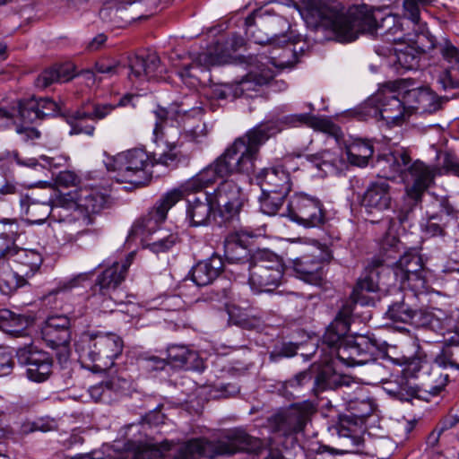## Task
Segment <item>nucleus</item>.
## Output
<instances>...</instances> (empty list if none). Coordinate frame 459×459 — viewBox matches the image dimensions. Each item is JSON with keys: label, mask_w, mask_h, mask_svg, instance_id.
Here are the masks:
<instances>
[{"label": "nucleus", "mask_w": 459, "mask_h": 459, "mask_svg": "<svg viewBox=\"0 0 459 459\" xmlns=\"http://www.w3.org/2000/svg\"><path fill=\"white\" fill-rule=\"evenodd\" d=\"M286 36V42H281V45H284L282 51L279 56H272V64L279 68L292 67L298 62V56L304 54L307 49L308 46L305 40H302L300 36L293 35L292 31Z\"/></svg>", "instance_id": "nucleus-33"}, {"label": "nucleus", "mask_w": 459, "mask_h": 459, "mask_svg": "<svg viewBox=\"0 0 459 459\" xmlns=\"http://www.w3.org/2000/svg\"><path fill=\"white\" fill-rule=\"evenodd\" d=\"M283 274L282 260L273 252L264 249L252 255L247 283L255 294L273 292L280 286Z\"/></svg>", "instance_id": "nucleus-5"}, {"label": "nucleus", "mask_w": 459, "mask_h": 459, "mask_svg": "<svg viewBox=\"0 0 459 459\" xmlns=\"http://www.w3.org/2000/svg\"><path fill=\"white\" fill-rule=\"evenodd\" d=\"M16 358L21 365L27 367L26 374L31 381L44 382L52 373L51 356L32 344L19 348L16 351Z\"/></svg>", "instance_id": "nucleus-17"}, {"label": "nucleus", "mask_w": 459, "mask_h": 459, "mask_svg": "<svg viewBox=\"0 0 459 459\" xmlns=\"http://www.w3.org/2000/svg\"><path fill=\"white\" fill-rule=\"evenodd\" d=\"M411 212V209L406 211L400 210L396 219L385 217L381 220L380 223L387 230L381 242V257L373 259L368 265L369 267L378 270L379 267L385 264L390 266L393 264L392 260H396L400 255L402 243L394 235L392 234V230L396 225V220L400 224H403L408 221Z\"/></svg>", "instance_id": "nucleus-18"}, {"label": "nucleus", "mask_w": 459, "mask_h": 459, "mask_svg": "<svg viewBox=\"0 0 459 459\" xmlns=\"http://www.w3.org/2000/svg\"><path fill=\"white\" fill-rule=\"evenodd\" d=\"M115 109V106L108 103H88L72 113L64 115L71 129L69 134L93 135L95 126L88 123V120L96 121L105 118Z\"/></svg>", "instance_id": "nucleus-16"}, {"label": "nucleus", "mask_w": 459, "mask_h": 459, "mask_svg": "<svg viewBox=\"0 0 459 459\" xmlns=\"http://www.w3.org/2000/svg\"><path fill=\"white\" fill-rule=\"evenodd\" d=\"M293 270L304 281L318 285L324 277V262L313 255H305L293 260Z\"/></svg>", "instance_id": "nucleus-35"}, {"label": "nucleus", "mask_w": 459, "mask_h": 459, "mask_svg": "<svg viewBox=\"0 0 459 459\" xmlns=\"http://www.w3.org/2000/svg\"><path fill=\"white\" fill-rule=\"evenodd\" d=\"M214 440L216 457L231 456L236 454L260 455L266 444L263 439L254 437L243 428H232L224 430Z\"/></svg>", "instance_id": "nucleus-11"}, {"label": "nucleus", "mask_w": 459, "mask_h": 459, "mask_svg": "<svg viewBox=\"0 0 459 459\" xmlns=\"http://www.w3.org/2000/svg\"><path fill=\"white\" fill-rule=\"evenodd\" d=\"M447 99L439 97L428 87H420L405 91V104L408 109L419 113H434L442 108Z\"/></svg>", "instance_id": "nucleus-25"}, {"label": "nucleus", "mask_w": 459, "mask_h": 459, "mask_svg": "<svg viewBox=\"0 0 459 459\" xmlns=\"http://www.w3.org/2000/svg\"><path fill=\"white\" fill-rule=\"evenodd\" d=\"M308 160L319 169L336 167L338 158L335 153L328 150L321 151L308 156Z\"/></svg>", "instance_id": "nucleus-63"}, {"label": "nucleus", "mask_w": 459, "mask_h": 459, "mask_svg": "<svg viewBox=\"0 0 459 459\" xmlns=\"http://www.w3.org/2000/svg\"><path fill=\"white\" fill-rule=\"evenodd\" d=\"M95 70L99 74H107L111 77L116 74H125L126 67L115 60L103 58L96 62Z\"/></svg>", "instance_id": "nucleus-62"}, {"label": "nucleus", "mask_w": 459, "mask_h": 459, "mask_svg": "<svg viewBox=\"0 0 459 459\" xmlns=\"http://www.w3.org/2000/svg\"><path fill=\"white\" fill-rule=\"evenodd\" d=\"M385 389L391 396L404 402L420 399V394L422 395L420 386L412 384L405 375L397 376L394 381L386 383Z\"/></svg>", "instance_id": "nucleus-46"}, {"label": "nucleus", "mask_w": 459, "mask_h": 459, "mask_svg": "<svg viewBox=\"0 0 459 459\" xmlns=\"http://www.w3.org/2000/svg\"><path fill=\"white\" fill-rule=\"evenodd\" d=\"M412 299L413 295L411 293H404L402 290H398L396 299L388 306L385 317L393 323L409 324L411 321V315L414 309V307L411 304Z\"/></svg>", "instance_id": "nucleus-41"}, {"label": "nucleus", "mask_w": 459, "mask_h": 459, "mask_svg": "<svg viewBox=\"0 0 459 459\" xmlns=\"http://www.w3.org/2000/svg\"><path fill=\"white\" fill-rule=\"evenodd\" d=\"M223 269L222 259L218 255L198 262L191 271L192 281L197 286L211 284L221 274Z\"/></svg>", "instance_id": "nucleus-38"}, {"label": "nucleus", "mask_w": 459, "mask_h": 459, "mask_svg": "<svg viewBox=\"0 0 459 459\" xmlns=\"http://www.w3.org/2000/svg\"><path fill=\"white\" fill-rule=\"evenodd\" d=\"M445 365H439L434 360L433 365H429L428 369L422 373V382L420 384L421 394L420 400L429 401L430 397L436 396L444 390L448 382V374L444 372Z\"/></svg>", "instance_id": "nucleus-30"}, {"label": "nucleus", "mask_w": 459, "mask_h": 459, "mask_svg": "<svg viewBox=\"0 0 459 459\" xmlns=\"http://www.w3.org/2000/svg\"><path fill=\"white\" fill-rule=\"evenodd\" d=\"M29 324L28 318L24 316L17 315L10 310L0 312V328L7 333L21 335Z\"/></svg>", "instance_id": "nucleus-53"}, {"label": "nucleus", "mask_w": 459, "mask_h": 459, "mask_svg": "<svg viewBox=\"0 0 459 459\" xmlns=\"http://www.w3.org/2000/svg\"><path fill=\"white\" fill-rule=\"evenodd\" d=\"M398 257L399 259L392 264L394 265L396 278L404 277L405 274L417 273L423 269L422 258L416 251H407Z\"/></svg>", "instance_id": "nucleus-52"}, {"label": "nucleus", "mask_w": 459, "mask_h": 459, "mask_svg": "<svg viewBox=\"0 0 459 459\" xmlns=\"http://www.w3.org/2000/svg\"><path fill=\"white\" fill-rule=\"evenodd\" d=\"M283 22L289 28V24L280 18L267 21L261 13H253L245 20L246 34L254 40L255 43L264 45L270 43L275 46H281V42H286L284 34H277L274 25Z\"/></svg>", "instance_id": "nucleus-19"}, {"label": "nucleus", "mask_w": 459, "mask_h": 459, "mask_svg": "<svg viewBox=\"0 0 459 459\" xmlns=\"http://www.w3.org/2000/svg\"><path fill=\"white\" fill-rule=\"evenodd\" d=\"M392 200L391 186L386 180L377 178L366 186L360 204L368 213H375L390 209Z\"/></svg>", "instance_id": "nucleus-22"}, {"label": "nucleus", "mask_w": 459, "mask_h": 459, "mask_svg": "<svg viewBox=\"0 0 459 459\" xmlns=\"http://www.w3.org/2000/svg\"><path fill=\"white\" fill-rule=\"evenodd\" d=\"M219 64L218 56L210 52H203L199 54L193 61L186 65H184L179 72V75L183 79H190L189 83H205L210 81L208 69Z\"/></svg>", "instance_id": "nucleus-29"}, {"label": "nucleus", "mask_w": 459, "mask_h": 459, "mask_svg": "<svg viewBox=\"0 0 459 459\" xmlns=\"http://www.w3.org/2000/svg\"><path fill=\"white\" fill-rule=\"evenodd\" d=\"M403 288L410 289L414 294L424 292L427 289V280L423 269L417 273L405 274L404 277L399 278Z\"/></svg>", "instance_id": "nucleus-60"}, {"label": "nucleus", "mask_w": 459, "mask_h": 459, "mask_svg": "<svg viewBox=\"0 0 459 459\" xmlns=\"http://www.w3.org/2000/svg\"><path fill=\"white\" fill-rule=\"evenodd\" d=\"M351 316V310L350 307L342 306L323 335V343L326 344L332 350V352L335 353L336 357L339 348L350 339L346 338V335L350 330Z\"/></svg>", "instance_id": "nucleus-24"}, {"label": "nucleus", "mask_w": 459, "mask_h": 459, "mask_svg": "<svg viewBox=\"0 0 459 459\" xmlns=\"http://www.w3.org/2000/svg\"><path fill=\"white\" fill-rule=\"evenodd\" d=\"M123 347L124 342L117 333L91 330L82 333L75 343L80 360L96 371L113 366Z\"/></svg>", "instance_id": "nucleus-4"}, {"label": "nucleus", "mask_w": 459, "mask_h": 459, "mask_svg": "<svg viewBox=\"0 0 459 459\" xmlns=\"http://www.w3.org/2000/svg\"><path fill=\"white\" fill-rule=\"evenodd\" d=\"M10 260L27 280L34 275L42 264V256L39 252L18 247Z\"/></svg>", "instance_id": "nucleus-42"}, {"label": "nucleus", "mask_w": 459, "mask_h": 459, "mask_svg": "<svg viewBox=\"0 0 459 459\" xmlns=\"http://www.w3.org/2000/svg\"><path fill=\"white\" fill-rule=\"evenodd\" d=\"M429 45L425 46L426 50H433L438 48L443 58L449 63H455L457 66L459 64V49L454 46L447 39H443L441 42H437L433 36H426Z\"/></svg>", "instance_id": "nucleus-55"}, {"label": "nucleus", "mask_w": 459, "mask_h": 459, "mask_svg": "<svg viewBox=\"0 0 459 459\" xmlns=\"http://www.w3.org/2000/svg\"><path fill=\"white\" fill-rule=\"evenodd\" d=\"M274 77L271 69H262L260 71L249 72L242 80L234 82L235 97H251L252 91H256L258 88L267 84Z\"/></svg>", "instance_id": "nucleus-39"}, {"label": "nucleus", "mask_w": 459, "mask_h": 459, "mask_svg": "<svg viewBox=\"0 0 459 459\" xmlns=\"http://www.w3.org/2000/svg\"><path fill=\"white\" fill-rule=\"evenodd\" d=\"M283 123L290 126L305 125L314 128L315 130L326 133L334 137H338L341 134L340 127L333 123L330 119L317 117L308 113L294 114L284 117Z\"/></svg>", "instance_id": "nucleus-37"}, {"label": "nucleus", "mask_w": 459, "mask_h": 459, "mask_svg": "<svg viewBox=\"0 0 459 459\" xmlns=\"http://www.w3.org/2000/svg\"><path fill=\"white\" fill-rule=\"evenodd\" d=\"M104 163L108 171L117 172L118 182L130 183L137 187L151 181L152 174L146 169L154 164L149 154L138 148L108 157Z\"/></svg>", "instance_id": "nucleus-6"}, {"label": "nucleus", "mask_w": 459, "mask_h": 459, "mask_svg": "<svg viewBox=\"0 0 459 459\" xmlns=\"http://www.w3.org/2000/svg\"><path fill=\"white\" fill-rule=\"evenodd\" d=\"M381 351V343L374 335H357L341 346L337 359L347 366L363 365L374 361Z\"/></svg>", "instance_id": "nucleus-15"}, {"label": "nucleus", "mask_w": 459, "mask_h": 459, "mask_svg": "<svg viewBox=\"0 0 459 459\" xmlns=\"http://www.w3.org/2000/svg\"><path fill=\"white\" fill-rule=\"evenodd\" d=\"M27 283V279L10 259H0V290L9 294Z\"/></svg>", "instance_id": "nucleus-44"}, {"label": "nucleus", "mask_w": 459, "mask_h": 459, "mask_svg": "<svg viewBox=\"0 0 459 459\" xmlns=\"http://www.w3.org/2000/svg\"><path fill=\"white\" fill-rule=\"evenodd\" d=\"M182 198L183 192L179 189H173L165 194L148 214L134 222L128 238H139L146 247V243L150 242L160 230L159 225L166 220L169 210Z\"/></svg>", "instance_id": "nucleus-9"}, {"label": "nucleus", "mask_w": 459, "mask_h": 459, "mask_svg": "<svg viewBox=\"0 0 459 459\" xmlns=\"http://www.w3.org/2000/svg\"><path fill=\"white\" fill-rule=\"evenodd\" d=\"M74 199L82 215H87L90 225L93 215L102 211L108 202V196L96 188H80L73 191Z\"/></svg>", "instance_id": "nucleus-31"}, {"label": "nucleus", "mask_w": 459, "mask_h": 459, "mask_svg": "<svg viewBox=\"0 0 459 459\" xmlns=\"http://www.w3.org/2000/svg\"><path fill=\"white\" fill-rule=\"evenodd\" d=\"M396 59L399 65L407 70L414 69L419 65V56L415 49L411 47L397 50Z\"/></svg>", "instance_id": "nucleus-64"}, {"label": "nucleus", "mask_w": 459, "mask_h": 459, "mask_svg": "<svg viewBox=\"0 0 459 459\" xmlns=\"http://www.w3.org/2000/svg\"><path fill=\"white\" fill-rule=\"evenodd\" d=\"M126 5H131L128 2L111 3L105 4L100 11V18L115 26L121 27L125 24L136 20L134 15L122 16L121 13H126Z\"/></svg>", "instance_id": "nucleus-50"}, {"label": "nucleus", "mask_w": 459, "mask_h": 459, "mask_svg": "<svg viewBox=\"0 0 459 459\" xmlns=\"http://www.w3.org/2000/svg\"><path fill=\"white\" fill-rule=\"evenodd\" d=\"M434 321L435 310L433 312H429L425 309H417L414 307L411 315V321L409 322V325L417 328H429L434 331Z\"/></svg>", "instance_id": "nucleus-61"}, {"label": "nucleus", "mask_w": 459, "mask_h": 459, "mask_svg": "<svg viewBox=\"0 0 459 459\" xmlns=\"http://www.w3.org/2000/svg\"><path fill=\"white\" fill-rule=\"evenodd\" d=\"M352 382L350 377L338 374L331 365L326 364L320 368L314 377L313 392L317 395L326 390L349 386Z\"/></svg>", "instance_id": "nucleus-36"}, {"label": "nucleus", "mask_w": 459, "mask_h": 459, "mask_svg": "<svg viewBox=\"0 0 459 459\" xmlns=\"http://www.w3.org/2000/svg\"><path fill=\"white\" fill-rule=\"evenodd\" d=\"M257 184L262 192L289 194L292 183L290 173L282 167L264 168L256 175Z\"/></svg>", "instance_id": "nucleus-27"}, {"label": "nucleus", "mask_w": 459, "mask_h": 459, "mask_svg": "<svg viewBox=\"0 0 459 459\" xmlns=\"http://www.w3.org/2000/svg\"><path fill=\"white\" fill-rule=\"evenodd\" d=\"M373 153V145L369 142L361 139H356L346 146L347 160L353 166L366 167Z\"/></svg>", "instance_id": "nucleus-48"}, {"label": "nucleus", "mask_w": 459, "mask_h": 459, "mask_svg": "<svg viewBox=\"0 0 459 459\" xmlns=\"http://www.w3.org/2000/svg\"><path fill=\"white\" fill-rule=\"evenodd\" d=\"M160 57L152 53L145 56H134L129 58L128 78L130 81H149L157 75L160 67Z\"/></svg>", "instance_id": "nucleus-34"}, {"label": "nucleus", "mask_w": 459, "mask_h": 459, "mask_svg": "<svg viewBox=\"0 0 459 459\" xmlns=\"http://www.w3.org/2000/svg\"><path fill=\"white\" fill-rule=\"evenodd\" d=\"M449 220L442 218V214L432 213L427 216L423 224L424 232L430 237H445Z\"/></svg>", "instance_id": "nucleus-58"}, {"label": "nucleus", "mask_w": 459, "mask_h": 459, "mask_svg": "<svg viewBox=\"0 0 459 459\" xmlns=\"http://www.w3.org/2000/svg\"><path fill=\"white\" fill-rule=\"evenodd\" d=\"M212 207L207 195L187 199L186 219L194 227L206 225L211 218Z\"/></svg>", "instance_id": "nucleus-45"}, {"label": "nucleus", "mask_w": 459, "mask_h": 459, "mask_svg": "<svg viewBox=\"0 0 459 459\" xmlns=\"http://www.w3.org/2000/svg\"><path fill=\"white\" fill-rule=\"evenodd\" d=\"M434 332L444 336V340L450 335L459 333V310L444 311L435 309Z\"/></svg>", "instance_id": "nucleus-47"}, {"label": "nucleus", "mask_w": 459, "mask_h": 459, "mask_svg": "<svg viewBox=\"0 0 459 459\" xmlns=\"http://www.w3.org/2000/svg\"><path fill=\"white\" fill-rule=\"evenodd\" d=\"M71 321L64 315L51 316L42 327L43 339L53 348L66 347L71 340Z\"/></svg>", "instance_id": "nucleus-28"}, {"label": "nucleus", "mask_w": 459, "mask_h": 459, "mask_svg": "<svg viewBox=\"0 0 459 459\" xmlns=\"http://www.w3.org/2000/svg\"><path fill=\"white\" fill-rule=\"evenodd\" d=\"M50 218L63 223L68 230L76 234L87 231L90 221L87 215H82L74 199L73 191L67 193H56L50 200Z\"/></svg>", "instance_id": "nucleus-12"}, {"label": "nucleus", "mask_w": 459, "mask_h": 459, "mask_svg": "<svg viewBox=\"0 0 459 459\" xmlns=\"http://www.w3.org/2000/svg\"><path fill=\"white\" fill-rule=\"evenodd\" d=\"M244 233L233 232L227 236L224 241V254L226 259L232 264L247 262L250 264L252 255L243 239Z\"/></svg>", "instance_id": "nucleus-40"}, {"label": "nucleus", "mask_w": 459, "mask_h": 459, "mask_svg": "<svg viewBox=\"0 0 459 459\" xmlns=\"http://www.w3.org/2000/svg\"><path fill=\"white\" fill-rule=\"evenodd\" d=\"M179 240L178 233L160 229L152 239L146 243L145 247L156 254L165 253L169 251Z\"/></svg>", "instance_id": "nucleus-54"}, {"label": "nucleus", "mask_w": 459, "mask_h": 459, "mask_svg": "<svg viewBox=\"0 0 459 459\" xmlns=\"http://www.w3.org/2000/svg\"><path fill=\"white\" fill-rule=\"evenodd\" d=\"M286 212L282 215L305 228H320L327 221L323 203L317 197L304 193H297L290 197Z\"/></svg>", "instance_id": "nucleus-10"}, {"label": "nucleus", "mask_w": 459, "mask_h": 459, "mask_svg": "<svg viewBox=\"0 0 459 459\" xmlns=\"http://www.w3.org/2000/svg\"><path fill=\"white\" fill-rule=\"evenodd\" d=\"M437 170L435 166H429L419 160L409 164L407 172L413 179L412 185L406 189L411 205L409 210L421 201L425 191L434 183Z\"/></svg>", "instance_id": "nucleus-20"}, {"label": "nucleus", "mask_w": 459, "mask_h": 459, "mask_svg": "<svg viewBox=\"0 0 459 459\" xmlns=\"http://www.w3.org/2000/svg\"><path fill=\"white\" fill-rule=\"evenodd\" d=\"M153 115L155 139L164 141L170 151L183 144L181 138L186 141H196L198 137L206 134L205 125L201 121L203 108L200 107L189 110L179 106L169 108L157 107L153 110Z\"/></svg>", "instance_id": "nucleus-3"}, {"label": "nucleus", "mask_w": 459, "mask_h": 459, "mask_svg": "<svg viewBox=\"0 0 459 459\" xmlns=\"http://www.w3.org/2000/svg\"><path fill=\"white\" fill-rule=\"evenodd\" d=\"M378 270L368 266L365 274L357 281L350 299L342 306H349L352 313L356 304L374 305V299L369 294L378 290Z\"/></svg>", "instance_id": "nucleus-23"}, {"label": "nucleus", "mask_w": 459, "mask_h": 459, "mask_svg": "<svg viewBox=\"0 0 459 459\" xmlns=\"http://www.w3.org/2000/svg\"><path fill=\"white\" fill-rule=\"evenodd\" d=\"M167 361L173 368L200 370L203 360L198 352L184 344H170L167 348Z\"/></svg>", "instance_id": "nucleus-32"}, {"label": "nucleus", "mask_w": 459, "mask_h": 459, "mask_svg": "<svg viewBox=\"0 0 459 459\" xmlns=\"http://www.w3.org/2000/svg\"><path fill=\"white\" fill-rule=\"evenodd\" d=\"M162 448L164 451L170 452L175 459L216 458L214 440L206 437L192 438L175 446L166 442L162 444Z\"/></svg>", "instance_id": "nucleus-21"}, {"label": "nucleus", "mask_w": 459, "mask_h": 459, "mask_svg": "<svg viewBox=\"0 0 459 459\" xmlns=\"http://www.w3.org/2000/svg\"><path fill=\"white\" fill-rule=\"evenodd\" d=\"M436 362L459 369V333L444 340V347L436 357Z\"/></svg>", "instance_id": "nucleus-51"}, {"label": "nucleus", "mask_w": 459, "mask_h": 459, "mask_svg": "<svg viewBox=\"0 0 459 459\" xmlns=\"http://www.w3.org/2000/svg\"><path fill=\"white\" fill-rule=\"evenodd\" d=\"M288 195L289 194H280L279 192H262V195L259 197L261 212L269 216L277 214Z\"/></svg>", "instance_id": "nucleus-56"}, {"label": "nucleus", "mask_w": 459, "mask_h": 459, "mask_svg": "<svg viewBox=\"0 0 459 459\" xmlns=\"http://www.w3.org/2000/svg\"><path fill=\"white\" fill-rule=\"evenodd\" d=\"M21 212L27 216L29 221L35 223H42L51 214L50 202H40L33 199L29 195H19Z\"/></svg>", "instance_id": "nucleus-43"}, {"label": "nucleus", "mask_w": 459, "mask_h": 459, "mask_svg": "<svg viewBox=\"0 0 459 459\" xmlns=\"http://www.w3.org/2000/svg\"><path fill=\"white\" fill-rule=\"evenodd\" d=\"M134 254L130 253L122 263H114L98 276L95 284L91 287L90 300L102 312H112L115 307V300L112 293L118 285L125 280L126 272Z\"/></svg>", "instance_id": "nucleus-8"}, {"label": "nucleus", "mask_w": 459, "mask_h": 459, "mask_svg": "<svg viewBox=\"0 0 459 459\" xmlns=\"http://www.w3.org/2000/svg\"><path fill=\"white\" fill-rule=\"evenodd\" d=\"M281 131L277 121L262 122L249 129L236 138L211 164L187 180L184 185L185 190L201 191L218 179L233 174L250 175L255 171L261 146Z\"/></svg>", "instance_id": "nucleus-2"}, {"label": "nucleus", "mask_w": 459, "mask_h": 459, "mask_svg": "<svg viewBox=\"0 0 459 459\" xmlns=\"http://www.w3.org/2000/svg\"><path fill=\"white\" fill-rule=\"evenodd\" d=\"M409 110L405 104V93L403 100H400L394 91H383L351 110L350 114L359 120L379 116L388 124L400 125Z\"/></svg>", "instance_id": "nucleus-7"}, {"label": "nucleus", "mask_w": 459, "mask_h": 459, "mask_svg": "<svg viewBox=\"0 0 459 459\" xmlns=\"http://www.w3.org/2000/svg\"><path fill=\"white\" fill-rule=\"evenodd\" d=\"M73 75L66 74L63 67H53L43 71L36 79L38 88L45 89L56 82H67Z\"/></svg>", "instance_id": "nucleus-57"}, {"label": "nucleus", "mask_w": 459, "mask_h": 459, "mask_svg": "<svg viewBox=\"0 0 459 459\" xmlns=\"http://www.w3.org/2000/svg\"><path fill=\"white\" fill-rule=\"evenodd\" d=\"M17 108L19 116L24 122L34 123L37 120H40L38 99L20 100Z\"/></svg>", "instance_id": "nucleus-59"}, {"label": "nucleus", "mask_w": 459, "mask_h": 459, "mask_svg": "<svg viewBox=\"0 0 459 459\" xmlns=\"http://www.w3.org/2000/svg\"><path fill=\"white\" fill-rule=\"evenodd\" d=\"M127 386L128 381L125 377L112 376L109 378L91 386L89 394L95 402H100L105 398H108L111 392L125 390Z\"/></svg>", "instance_id": "nucleus-49"}, {"label": "nucleus", "mask_w": 459, "mask_h": 459, "mask_svg": "<svg viewBox=\"0 0 459 459\" xmlns=\"http://www.w3.org/2000/svg\"><path fill=\"white\" fill-rule=\"evenodd\" d=\"M300 13L308 27L329 30L340 42L353 41L360 33H373L377 29L384 30L386 35L394 36V41L403 37L402 24L395 15L387 14L378 23L366 4L354 5L344 13L338 6L308 0Z\"/></svg>", "instance_id": "nucleus-1"}, {"label": "nucleus", "mask_w": 459, "mask_h": 459, "mask_svg": "<svg viewBox=\"0 0 459 459\" xmlns=\"http://www.w3.org/2000/svg\"><path fill=\"white\" fill-rule=\"evenodd\" d=\"M245 196L242 189L233 180H224L213 193V202L218 207L221 224H230L238 221Z\"/></svg>", "instance_id": "nucleus-13"}, {"label": "nucleus", "mask_w": 459, "mask_h": 459, "mask_svg": "<svg viewBox=\"0 0 459 459\" xmlns=\"http://www.w3.org/2000/svg\"><path fill=\"white\" fill-rule=\"evenodd\" d=\"M411 161L409 152L404 149L395 150L380 156L377 160L378 178L385 180L395 179L407 173V169Z\"/></svg>", "instance_id": "nucleus-26"}, {"label": "nucleus", "mask_w": 459, "mask_h": 459, "mask_svg": "<svg viewBox=\"0 0 459 459\" xmlns=\"http://www.w3.org/2000/svg\"><path fill=\"white\" fill-rule=\"evenodd\" d=\"M315 412L314 404L305 401L294 403L287 411L275 414L270 421L274 432L289 437L302 432Z\"/></svg>", "instance_id": "nucleus-14"}]
</instances>
